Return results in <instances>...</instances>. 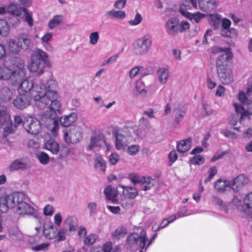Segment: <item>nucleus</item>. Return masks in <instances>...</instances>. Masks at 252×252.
Segmentation results:
<instances>
[{
    "instance_id": "nucleus-54",
    "label": "nucleus",
    "mask_w": 252,
    "mask_h": 252,
    "mask_svg": "<svg viewBox=\"0 0 252 252\" xmlns=\"http://www.w3.org/2000/svg\"><path fill=\"white\" fill-rule=\"evenodd\" d=\"M23 14L25 17V21L26 22L30 27L33 25V19L31 13H29L25 8V11H23Z\"/></svg>"
},
{
    "instance_id": "nucleus-44",
    "label": "nucleus",
    "mask_w": 252,
    "mask_h": 252,
    "mask_svg": "<svg viewBox=\"0 0 252 252\" xmlns=\"http://www.w3.org/2000/svg\"><path fill=\"white\" fill-rule=\"evenodd\" d=\"M127 232V229L124 226H119L115 230L114 233V236L116 238L120 239L124 238Z\"/></svg>"
},
{
    "instance_id": "nucleus-5",
    "label": "nucleus",
    "mask_w": 252,
    "mask_h": 252,
    "mask_svg": "<svg viewBox=\"0 0 252 252\" xmlns=\"http://www.w3.org/2000/svg\"><path fill=\"white\" fill-rule=\"evenodd\" d=\"M48 54L42 50H34L31 56V61L28 68L31 72L36 73L40 76L44 72V68L49 64Z\"/></svg>"
},
{
    "instance_id": "nucleus-18",
    "label": "nucleus",
    "mask_w": 252,
    "mask_h": 252,
    "mask_svg": "<svg viewBox=\"0 0 252 252\" xmlns=\"http://www.w3.org/2000/svg\"><path fill=\"white\" fill-rule=\"evenodd\" d=\"M64 138L65 142H77L81 140L82 136L79 131L74 127L71 130L63 131Z\"/></svg>"
},
{
    "instance_id": "nucleus-58",
    "label": "nucleus",
    "mask_w": 252,
    "mask_h": 252,
    "mask_svg": "<svg viewBox=\"0 0 252 252\" xmlns=\"http://www.w3.org/2000/svg\"><path fill=\"white\" fill-rule=\"evenodd\" d=\"M55 212L54 208L51 205H46L43 209V213L45 216H51Z\"/></svg>"
},
{
    "instance_id": "nucleus-64",
    "label": "nucleus",
    "mask_w": 252,
    "mask_h": 252,
    "mask_svg": "<svg viewBox=\"0 0 252 252\" xmlns=\"http://www.w3.org/2000/svg\"><path fill=\"white\" fill-rule=\"evenodd\" d=\"M127 0H117L114 4V7L116 9H122L126 5Z\"/></svg>"
},
{
    "instance_id": "nucleus-25",
    "label": "nucleus",
    "mask_w": 252,
    "mask_h": 252,
    "mask_svg": "<svg viewBox=\"0 0 252 252\" xmlns=\"http://www.w3.org/2000/svg\"><path fill=\"white\" fill-rule=\"evenodd\" d=\"M123 189V193L125 197L129 199H133L138 195V190L135 187L119 185Z\"/></svg>"
},
{
    "instance_id": "nucleus-20",
    "label": "nucleus",
    "mask_w": 252,
    "mask_h": 252,
    "mask_svg": "<svg viewBox=\"0 0 252 252\" xmlns=\"http://www.w3.org/2000/svg\"><path fill=\"white\" fill-rule=\"evenodd\" d=\"M16 212L20 215H28L36 217L33 207L25 201L16 208Z\"/></svg>"
},
{
    "instance_id": "nucleus-28",
    "label": "nucleus",
    "mask_w": 252,
    "mask_h": 252,
    "mask_svg": "<svg viewBox=\"0 0 252 252\" xmlns=\"http://www.w3.org/2000/svg\"><path fill=\"white\" fill-rule=\"evenodd\" d=\"M64 225L68 228L69 231L76 230L78 226L77 219L72 216L67 217L64 221Z\"/></svg>"
},
{
    "instance_id": "nucleus-33",
    "label": "nucleus",
    "mask_w": 252,
    "mask_h": 252,
    "mask_svg": "<svg viewBox=\"0 0 252 252\" xmlns=\"http://www.w3.org/2000/svg\"><path fill=\"white\" fill-rule=\"evenodd\" d=\"M104 193L107 199L114 202L116 201L117 196V191L114 188L108 186L104 190Z\"/></svg>"
},
{
    "instance_id": "nucleus-32",
    "label": "nucleus",
    "mask_w": 252,
    "mask_h": 252,
    "mask_svg": "<svg viewBox=\"0 0 252 252\" xmlns=\"http://www.w3.org/2000/svg\"><path fill=\"white\" fill-rule=\"evenodd\" d=\"M157 75L159 81L161 84H165L169 77V71L167 68L161 67L158 69Z\"/></svg>"
},
{
    "instance_id": "nucleus-61",
    "label": "nucleus",
    "mask_w": 252,
    "mask_h": 252,
    "mask_svg": "<svg viewBox=\"0 0 252 252\" xmlns=\"http://www.w3.org/2000/svg\"><path fill=\"white\" fill-rule=\"evenodd\" d=\"M136 89L139 94L143 96L147 94V91L145 89L143 84L142 83H138L136 86Z\"/></svg>"
},
{
    "instance_id": "nucleus-13",
    "label": "nucleus",
    "mask_w": 252,
    "mask_h": 252,
    "mask_svg": "<svg viewBox=\"0 0 252 252\" xmlns=\"http://www.w3.org/2000/svg\"><path fill=\"white\" fill-rule=\"evenodd\" d=\"M41 123L36 119L31 118L27 122H23V126L28 133L36 134L41 130Z\"/></svg>"
},
{
    "instance_id": "nucleus-2",
    "label": "nucleus",
    "mask_w": 252,
    "mask_h": 252,
    "mask_svg": "<svg viewBox=\"0 0 252 252\" xmlns=\"http://www.w3.org/2000/svg\"><path fill=\"white\" fill-rule=\"evenodd\" d=\"M240 195L234 196L231 202H225L218 196L212 197L213 202L219 206V209L226 213L237 209L246 215H250L252 208V192L248 193L242 200Z\"/></svg>"
},
{
    "instance_id": "nucleus-47",
    "label": "nucleus",
    "mask_w": 252,
    "mask_h": 252,
    "mask_svg": "<svg viewBox=\"0 0 252 252\" xmlns=\"http://www.w3.org/2000/svg\"><path fill=\"white\" fill-rule=\"evenodd\" d=\"M190 143H177V148L180 153H185L190 148Z\"/></svg>"
},
{
    "instance_id": "nucleus-1",
    "label": "nucleus",
    "mask_w": 252,
    "mask_h": 252,
    "mask_svg": "<svg viewBox=\"0 0 252 252\" xmlns=\"http://www.w3.org/2000/svg\"><path fill=\"white\" fill-rule=\"evenodd\" d=\"M57 87V82L52 79L47 82L46 87L41 80L36 82L32 92L36 106L40 109H44L54 102H58Z\"/></svg>"
},
{
    "instance_id": "nucleus-41",
    "label": "nucleus",
    "mask_w": 252,
    "mask_h": 252,
    "mask_svg": "<svg viewBox=\"0 0 252 252\" xmlns=\"http://www.w3.org/2000/svg\"><path fill=\"white\" fill-rule=\"evenodd\" d=\"M175 220V218H173L171 216L167 219L163 220L159 226H158L157 228H156L155 226L153 225L152 227V229L154 231H158L161 228H164L167 226L169 223L172 222Z\"/></svg>"
},
{
    "instance_id": "nucleus-12",
    "label": "nucleus",
    "mask_w": 252,
    "mask_h": 252,
    "mask_svg": "<svg viewBox=\"0 0 252 252\" xmlns=\"http://www.w3.org/2000/svg\"><path fill=\"white\" fill-rule=\"evenodd\" d=\"M217 70L219 79L222 84L227 85L233 81V75L229 67L218 68Z\"/></svg>"
},
{
    "instance_id": "nucleus-55",
    "label": "nucleus",
    "mask_w": 252,
    "mask_h": 252,
    "mask_svg": "<svg viewBox=\"0 0 252 252\" xmlns=\"http://www.w3.org/2000/svg\"><path fill=\"white\" fill-rule=\"evenodd\" d=\"M49 245L48 243H44L39 245L33 246L32 247V249L34 252L44 251L48 249Z\"/></svg>"
},
{
    "instance_id": "nucleus-21",
    "label": "nucleus",
    "mask_w": 252,
    "mask_h": 252,
    "mask_svg": "<svg viewBox=\"0 0 252 252\" xmlns=\"http://www.w3.org/2000/svg\"><path fill=\"white\" fill-rule=\"evenodd\" d=\"M19 83L20 85L18 89L19 92L28 93L31 91L32 93L34 89L35 82L32 78H29L24 80H22Z\"/></svg>"
},
{
    "instance_id": "nucleus-3",
    "label": "nucleus",
    "mask_w": 252,
    "mask_h": 252,
    "mask_svg": "<svg viewBox=\"0 0 252 252\" xmlns=\"http://www.w3.org/2000/svg\"><path fill=\"white\" fill-rule=\"evenodd\" d=\"M11 68L7 66L0 67V80H9L13 85L19 84L26 75L25 61L19 57L11 59Z\"/></svg>"
},
{
    "instance_id": "nucleus-15",
    "label": "nucleus",
    "mask_w": 252,
    "mask_h": 252,
    "mask_svg": "<svg viewBox=\"0 0 252 252\" xmlns=\"http://www.w3.org/2000/svg\"><path fill=\"white\" fill-rule=\"evenodd\" d=\"M230 182L231 189L236 192L241 190L243 187L248 184L249 180L244 175L240 174Z\"/></svg>"
},
{
    "instance_id": "nucleus-36",
    "label": "nucleus",
    "mask_w": 252,
    "mask_h": 252,
    "mask_svg": "<svg viewBox=\"0 0 252 252\" xmlns=\"http://www.w3.org/2000/svg\"><path fill=\"white\" fill-rule=\"evenodd\" d=\"M21 46H22L21 42H19L18 41L16 42L13 39H10L9 40L8 49L9 51L11 53L15 54L18 53L21 49Z\"/></svg>"
},
{
    "instance_id": "nucleus-31",
    "label": "nucleus",
    "mask_w": 252,
    "mask_h": 252,
    "mask_svg": "<svg viewBox=\"0 0 252 252\" xmlns=\"http://www.w3.org/2000/svg\"><path fill=\"white\" fill-rule=\"evenodd\" d=\"M28 165L21 159H17L13 161L9 166V169L10 171L18 170L19 169H26Z\"/></svg>"
},
{
    "instance_id": "nucleus-6",
    "label": "nucleus",
    "mask_w": 252,
    "mask_h": 252,
    "mask_svg": "<svg viewBox=\"0 0 252 252\" xmlns=\"http://www.w3.org/2000/svg\"><path fill=\"white\" fill-rule=\"evenodd\" d=\"M157 233H155L148 241L146 232L144 230H141L139 234L132 233L127 236L126 244L131 249H135L139 246L142 250L146 251L157 237Z\"/></svg>"
},
{
    "instance_id": "nucleus-51",
    "label": "nucleus",
    "mask_w": 252,
    "mask_h": 252,
    "mask_svg": "<svg viewBox=\"0 0 252 252\" xmlns=\"http://www.w3.org/2000/svg\"><path fill=\"white\" fill-rule=\"evenodd\" d=\"M190 162L192 164L201 165L204 163V159L202 156L197 155L192 158Z\"/></svg>"
},
{
    "instance_id": "nucleus-16",
    "label": "nucleus",
    "mask_w": 252,
    "mask_h": 252,
    "mask_svg": "<svg viewBox=\"0 0 252 252\" xmlns=\"http://www.w3.org/2000/svg\"><path fill=\"white\" fill-rule=\"evenodd\" d=\"M7 196L8 202L11 208H17L25 199V194L20 192H15Z\"/></svg>"
},
{
    "instance_id": "nucleus-27",
    "label": "nucleus",
    "mask_w": 252,
    "mask_h": 252,
    "mask_svg": "<svg viewBox=\"0 0 252 252\" xmlns=\"http://www.w3.org/2000/svg\"><path fill=\"white\" fill-rule=\"evenodd\" d=\"M77 115L75 113H71L68 115L62 117L60 119L61 125L63 126L67 127L75 122L77 120Z\"/></svg>"
},
{
    "instance_id": "nucleus-30",
    "label": "nucleus",
    "mask_w": 252,
    "mask_h": 252,
    "mask_svg": "<svg viewBox=\"0 0 252 252\" xmlns=\"http://www.w3.org/2000/svg\"><path fill=\"white\" fill-rule=\"evenodd\" d=\"M14 124L11 123L10 120V123H9L8 126H5L4 130L8 133L13 132L22 123L23 124L22 119L20 116H15L14 117Z\"/></svg>"
},
{
    "instance_id": "nucleus-34",
    "label": "nucleus",
    "mask_w": 252,
    "mask_h": 252,
    "mask_svg": "<svg viewBox=\"0 0 252 252\" xmlns=\"http://www.w3.org/2000/svg\"><path fill=\"white\" fill-rule=\"evenodd\" d=\"M181 13L187 18L190 20H194L196 23H198L204 17V15L200 12L191 13L187 11L181 10Z\"/></svg>"
},
{
    "instance_id": "nucleus-40",
    "label": "nucleus",
    "mask_w": 252,
    "mask_h": 252,
    "mask_svg": "<svg viewBox=\"0 0 252 252\" xmlns=\"http://www.w3.org/2000/svg\"><path fill=\"white\" fill-rule=\"evenodd\" d=\"M19 42H21L22 46L21 49L27 50L29 48L31 44V39L26 34H22L18 38Z\"/></svg>"
},
{
    "instance_id": "nucleus-46",
    "label": "nucleus",
    "mask_w": 252,
    "mask_h": 252,
    "mask_svg": "<svg viewBox=\"0 0 252 252\" xmlns=\"http://www.w3.org/2000/svg\"><path fill=\"white\" fill-rule=\"evenodd\" d=\"M251 95H248V94H246L244 92H239L237 95V98L243 104H248L249 103V99L248 96H251Z\"/></svg>"
},
{
    "instance_id": "nucleus-8",
    "label": "nucleus",
    "mask_w": 252,
    "mask_h": 252,
    "mask_svg": "<svg viewBox=\"0 0 252 252\" xmlns=\"http://www.w3.org/2000/svg\"><path fill=\"white\" fill-rule=\"evenodd\" d=\"M211 52L213 54H219L216 62L217 69L229 67L228 64L233 57L230 48L215 46L212 48Z\"/></svg>"
},
{
    "instance_id": "nucleus-7",
    "label": "nucleus",
    "mask_w": 252,
    "mask_h": 252,
    "mask_svg": "<svg viewBox=\"0 0 252 252\" xmlns=\"http://www.w3.org/2000/svg\"><path fill=\"white\" fill-rule=\"evenodd\" d=\"M141 126H134L130 127H125L122 129L115 128L112 130L111 140L113 142H124L128 140L132 137V133L137 137L142 138L145 135V132L141 130Z\"/></svg>"
},
{
    "instance_id": "nucleus-63",
    "label": "nucleus",
    "mask_w": 252,
    "mask_h": 252,
    "mask_svg": "<svg viewBox=\"0 0 252 252\" xmlns=\"http://www.w3.org/2000/svg\"><path fill=\"white\" fill-rule=\"evenodd\" d=\"M101 252H111L112 249V243L111 242H108L103 245V247L98 248Z\"/></svg>"
},
{
    "instance_id": "nucleus-26",
    "label": "nucleus",
    "mask_w": 252,
    "mask_h": 252,
    "mask_svg": "<svg viewBox=\"0 0 252 252\" xmlns=\"http://www.w3.org/2000/svg\"><path fill=\"white\" fill-rule=\"evenodd\" d=\"M15 90L4 87L0 90V100L7 101L10 100L14 95Z\"/></svg>"
},
{
    "instance_id": "nucleus-60",
    "label": "nucleus",
    "mask_w": 252,
    "mask_h": 252,
    "mask_svg": "<svg viewBox=\"0 0 252 252\" xmlns=\"http://www.w3.org/2000/svg\"><path fill=\"white\" fill-rule=\"evenodd\" d=\"M143 69V67L142 66H135L133 67L129 73V77L131 78H133L136 76L138 73H140L141 71V69Z\"/></svg>"
},
{
    "instance_id": "nucleus-17",
    "label": "nucleus",
    "mask_w": 252,
    "mask_h": 252,
    "mask_svg": "<svg viewBox=\"0 0 252 252\" xmlns=\"http://www.w3.org/2000/svg\"><path fill=\"white\" fill-rule=\"evenodd\" d=\"M165 29L169 35L172 36L177 35L180 29L178 20L175 18L169 19L165 24Z\"/></svg>"
},
{
    "instance_id": "nucleus-4",
    "label": "nucleus",
    "mask_w": 252,
    "mask_h": 252,
    "mask_svg": "<svg viewBox=\"0 0 252 252\" xmlns=\"http://www.w3.org/2000/svg\"><path fill=\"white\" fill-rule=\"evenodd\" d=\"M49 105V110L46 111L42 116L41 123L54 135L59 127V115L60 114L61 104L59 102H55Z\"/></svg>"
},
{
    "instance_id": "nucleus-52",
    "label": "nucleus",
    "mask_w": 252,
    "mask_h": 252,
    "mask_svg": "<svg viewBox=\"0 0 252 252\" xmlns=\"http://www.w3.org/2000/svg\"><path fill=\"white\" fill-rule=\"evenodd\" d=\"M96 238L97 236L96 235L94 234H90L85 238L84 243L85 245H92L95 242Z\"/></svg>"
},
{
    "instance_id": "nucleus-39",
    "label": "nucleus",
    "mask_w": 252,
    "mask_h": 252,
    "mask_svg": "<svg viewBox=\"0 0 252 252\" xmlns=\"http://www.w3.org/2000/svg\"><path fill=\"white\" fill-rule=\"evenodd\" d=\"M108 140L109 139L100 131L94 132L91 137V142H105Z\"/></svg>"
},
{
    "instance_id": "nucleus-37",
    "label": "nucleus",
    "mask_w": 252,
    "mask_h": 252,
    "mask_svg": "<svg viewBox=\"0 0 252 252\" xmlns=\"http://www.w3.org/2000/svg\"><path fill=\"white\" fill-rule=\"evenodd\" d=\"M94 166L97 170L104 172L106 167L105 161L101 157L97 156L94 160Z\"/></svg>"
},
{
    "instance_id": "nucleus-9",
    "label": "nucleus",
    "mask_w": 252,
    "mask_h": 252,
    "mask_svg": "<svg viewBox=\"0 0 252 252\" xmlns=\"http://www.w3.org/2000/svg\"><path fill=\"white\" fill-rule=\"evenodd\" d=\"M152 43V38L149 35L138 39L133 44V53L137 55H146L150 50Z\"/></svg>"
},
{
    "instance_id": "nucleus-24",
    "label": "nucleus",
    "mask_w": 252,
    "mask_h": 252,
    "mask_svg": "<svg viewBox=\"0 0 252 252\" xmlns=\"http://www.w3.org/2000/svg\"><path fill=\"white\" fill-rule=\"evenodd\" d=\"M233 105L235 108L236 113L241 114V116L239 118L240 123H242L245 119H248L249 120L251 119V115H252V113L245 110L244 107L241 104L235 102L233 103Z\"/></svg>"
},
{
    "instance_id": "nucleus-11",
    "label": "nucleus",
    "mask_w": 252,
    "mask_h": 252,
    "mask_svg": "<svg viewBox=\"0 0 252 252\" xmlns=\"http://www.w3.org/2000/svg\"><path fill=\"white\" fill-rule=\"evenodd\" d=\"M130 179L134 184H141V188L144 190L151 189L155 183V180L150 177H140L137 175H134L131 176Z\"/></svg>"
},
{
    "instance_id": "nucleus-38",
    "label": "nucleus",
    "mask_w": 252,
    "mask_h": 252,
    "mask_svg": "<svg viewBox=\"0 0 252 252\" xmlns=\"http://www.w3.org/2000/svg\"><path fill=\"white\" fill-rule=\"evenodd\" d=\"M10 123V117L9 114L4 110H0V126H8Z\"/></svg>"
},
{
    "instance_id": "nucleus-19",
    "label": "nucleus",
    "mask_w": 252,
    "mask_h": 252,
    "mask_svg": "<svg viewBox=\"0 0 252 252\" xmlns=\"http://www.w3.org/2000/svg\"><path fill=\"white\" fill-rule=\"evenodd\" d=\"M173 111L175 115V121L178 124L183 120L186 110L180 103L175 102L173 104Z\"/></svg>"
},
{
    "instance_id": "nucleus-56",
    "label": "nucleus",
    "mask_w": 252,
    "mask_h": 252,
    "mask_svg": "<svg viewBox=\"0 0 252 252\" xmlns=\"http://www.w3.org/2000/svg\"><path fill=\"white\" fill-rule=\"evenodd\" d=\"M217 169L215 166L211 167L208 171L209 175L208 177L205 180L204 182L205 183L210 182L214 177V176L217 174Z\"/></svg>"
},
{
    "instance_id": "nucleus-10",
    "label": "nucleus",
    "mask_w": 252,
    "mask_h": 252,
    "mask_svg": "<svg viewBox=\"0 0 252 252\" xmlns=\"http://www.w3.org/2000/svg\"><path fill=\"white\" fill-rule=\"evenodd\" d=\"M45 143L44 148L52 152L53 154H58L60 157L63 158L69 153V148L63 143Z\"/></svg>"
},
{
    "instance_id": "nucleus-14",
    "label": "nucleus",
    "mask_w": 252,
    "mask_h": 252,
    "mask_svg": "<svg viewBox=\"0 0 252 252\" xmlns=\"http://www.w3.org/2000/svg\"><path fill=\"white\" fill-rule=\"evenodd\" d=\"M31 97L27 94H19L13 101L14 106L19 109H24L30 105Z\"/></svg>"
},
{
    "instance_id": "nucleus-48",
    "label": "nucleus",
    "mask_w": 252,
    "mask_h": 252,
    "mask_svg": "<svg viewBox=\"0 0 252 252\" xmlns=\"http://www.w3.org/2000/svg\"><path fill=\"white\" fill-rule=\"evenodd\" d=\"M99 33L98 32H91L89 35V43L91 45H95L99 39Z\"/></svg>"
},
{
    "instance_id": "nucleus-22",
    "label": "nucleus",
    "mask_w": 252,
    "mask_h": 252,
    "mask_svg": "<svg viewBox=\"0 0 252 252\" xmlns=\"http://www.w3.org/2000/svg\"><path fill=\"white\" fill-rule=\"evenodd\" d=\"M215 189L220 192L224 193L231 189V182L226 180H218L215 184Z\"/></svg>"
},
{
    "instance_id": "nucleus-42",
    "label": "nucleus",
    "mask_w": 252,
    "mask_h": 252,
    "mask_svg": "<svg viewBox=\"0 0 252 252\" xmlns=\"http://www.w3.org/2000/svg\"><path fill=\"white\" fill-rule=\"evenodd\" d=\"M9 31V26L4 20L0 19V34L2 36H6Z\"/></svg>"
},
{
    "instance_id": "nucleus-50",
    "label": "nucleus",
    "mask_w": 252,
    "mask_h": 252,
    "mask_svg": "<svg viewBox=\"0 0 252 252\" xmlns=\"http://www.w3.org/2000/svg\"><path fill=\"white\" fill-rule=\"evenodd\" d=\"M88 209L89 211L90 216H94L96 215L97 213L96 204L95 202H91L88 204Z\"/></svg>"
},
{
    "instance_id": "nucleus-45",
    "label": "nucleus",
    "mask_w": 252,
    "mask_h": 252,
    "mask_svg": "<svg viewBox=\"0 0 252 252\" xmlns=\"http://www.w3.org/2000/svg\"><path fill=\"white\" fill-rule=\"evenodd\" d=\"M36 158L42 164L46 165L49 162L48 155L44 152H39L37 154Z\"/></svg>"
},
{
    "instance_id": "nucleus-57",
    "label": "nucleus",
    "mask_w": 252,
    "mask_h": 252,
    "mask_svg": "<svg viewBox=\"0 0 252 252\" xmlns=\"http://www.w3.org/2000/svg\"><path fill=\"white\" fill-rule=\"evenodd\" d=\"M133 204V201L128 198L122 200L120 202V204L121 205L122 207L125 209H128L131 207Z\"/></svg>"
},
{
    "instance_id": "nucleus-23",
    "label": "nucleus",
    "mask_w": 252,
    "mask_h": 252,
    "mask_svg": "<svg viewBox=\"0 0 252 252\" xmlns=\"http://www.w3.org/2000/svg\"><path fill=\"white\" fill-rule=\"evenodd\" d=\"M7 11L9 13L13 15V18L16 19L19 23V20L17 17L23 14V11H25V8L19 6L18 4L12 3L7 7Z\"/></svg>"
},
{
    "instance_id": "nucleus-53",
    "label": "nucleus",
    "mask_w": 252,
    "mask_h": 252,
    "mask_svg": "<svg viewBox=\"0 0 252 252\" xmlns=\"http://www.w3.org/2000/svg\"><path fill=\"white\" fill-rule=\"evenodd\" d=\"M142 21V17L141 15L137 13L134 19L128 21V23L131 26H136L139 25Z\"/></svg>"
},
{
    "instance_id": "nucleus-62",
    "label": "nucleus",
    "mask_w": 252,
    "mask_h": 252,
    "mask_svg": "<svg viewBox=\"0 0 252 252\" xmlns=\"http://www.w3.org/2000/svg\"><path fill=\"white\" fill-rule=\"evenodd\" d=\"M139 146L136 145H132L131 146H129L127 148V151L128 153L131 155L136 154L137 153L139 152Z\"/></svg>"
},
{
    "instance_id": "nucleus-49",
    "label": "nucleus",
    "mask_w": 252,
    "mask_h": 252,
    "mask_svg": "<svg viewBox=\"0 0 252 252\" xmlns=\"http://www.w3.org/2000/svg\"><path fill=\"white\" fill-rule=\"evenodd\" d=\"M188 209L186 207H183L180 209L176 214L172 215V217L175 218V220L179 218H182L189 215L187 214Z\"/></svg>"
},
{
    "instance_id": "nucleus-29",
    "label": "nucleus",
    "mask_w": 252,
    "mask_h": 252,
    "mask_svg": "<svg viewBox=\"0 0 252 252\" xmlns=\"http://www.w3.org/2000/svg\"><path fill=\"white\" fill-rule=\"evenodd\" d=\"M104 15L107 19H123L126 17V13L122 10L113 9L106 11Z\"/></svg>"
},
{
    "instance_id": "nucleus-59",
    "label": "nucleus",
    "mask_w": 252,
    "mask_h": 252,
    "mask_svg": "<svg viewBox=\"0 0 252 252\" xmlns=\"http://www.w3.org/2000/svg\"><path fill=\"white\" fill-rule=\"evenodd\" d=\"M168 165L171 166L177 159V155L175 151H171L168 155Z\"/></svg>"
},
{
    "instance_id": "nucleus-43",
    "label": "nucleus",
    "mask_w": 252,
    "mask_h": 252,
    "mask_svg": "<svg viewBox=\"0 0 252 252\" xmlns=\"http://www.w3.org/2000/svg\"><path fill=\"white\" fill-rule=\"evenodd\" d=\"M10 208L8 202L7 196L0 198V213L6 212Z\"/></svg>"
},
{
    "instance_id": "nucleus-35",
    "label": "nucleus",
    "mask_w": 252,
    "mask_h": 252,
    "mask_svg": "<svg viewBox=\"0 0 252 252\" xmlns=\"http://www.w3.org/2000/svg\"><path fill=\"white\" fill-rule=\"evenodd\" d=\"M63 22V17L62 15L54 16L49 22L48 26L50 30H53L60 26Z\"/></svg>"
}]
</instances>
